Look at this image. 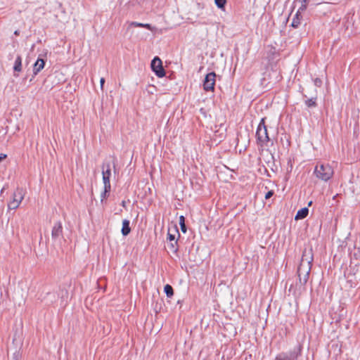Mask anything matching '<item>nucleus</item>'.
<instances>
[{
	"label": "nucleus",
	"mask_w": 360,
	"mask_h": 360,
	"mask_svg": "<svg viewBox=\"0 0 360 360\" xmlns=\"http://www.w3.org/2000/svg\"><path fill=\"white\" fill-rule=\"evenodd\" d=\"M103 181L104 184V191L101 194V198L105 197L107 193L110 190V177L111 176V170L110 165L103 166Z\"/></svg>",
	"instance_id": "5"
},
{
	"label": "nucleus",
	"mask_w": 360,
	"mask_h": 360,
	"mask_svg": "<svg viewBox=\"0 0 360 360\" xmlns=\"http://www.w3.org/2000/svg\"><path fill=\"white\" fill-rule=\"evenodd\" d=\"M321 83H322V82H321V80L320 79H319V78L315 79L314 84L316 86H319L321 85Z\"/></svg>",
	"instance_id": "25"
},
{
	"label": "nucleus",
	"mask_w": 360,
	"mask_h": 360,
	"mask_svg": "<svg viewBox=\"0 0 360 360\" xmlns=\"http://www.w3.org/2000/svg\"><path fill=\"white\" fill-rule=\"evenodd\" d=\"M313 259L312 250L305 248L302 252L301 261L297 269V276L301 286H304L308 281Z\"/></svg>",
	"instance_id": "1"
},
{
	"label": "nucleus",
	"mask_w": 360,
	"mask_h": 360,
	"mask_svg": "<svg viewBox=\"0 0 360 360\" xmlns=\"http://www.w3.org/2000/svg\"><path fill=\"white\" fill-rule=\"evenodd\" d=\"M14 356H15V359H16V360H19V357H20L19 354H14Z\"/></svg>",
	"instance_id": "27"
},
{
	"label": "nucleus",
	"mask_w": 360,
	"mask_h": 360,
	"mask_svg": "<svg viewBox=\"0 0 360 360\" xmlns=\"http://www.w3.org/2000/svg\"><path fill=\"white\" fill-rule=\"evenodd\" d=\"M0 158H7V155H0Z\"/></svg>",
	"instance_id": "28"
},
{
	"label": "nucleus",
	"mask_w": 360,
	"mask_h": 360,
	"mask_svg": "<svg viewBox=\"0 0 360 360\" xmlns=\"http://www.w3.org/2000/svg\"><path fill=\"white\" fill-rule=\"evenodd\" d=\"M308 213H309V210L307 207L302 208L297 211V212L295 215V220L302 219L308 215Z\"/></svg>",
	"instance_id": "11"
},
{
	"label": "nucleus",
	"mask_w": 360,
	"mask_h": 360,
	"mask_svg": "<svg viewBox=\"0 0 360 360\" xmlns=\"http://www.w3.org/2000/svg\"><path fill=\"white\" fill-rule=\"evenodd\" d=\"M105 83V79L104 78H101L100 79V84H101V88L103 89V84Z\"/></svg>",
	"instance_id": "26"
},
{
	"label": "nucleus",
	"mask_w": 360,
	"mask_h": 360,
	"mask_svg": "<svg viewBox=\"0 0 360 360\" xmlns=\"http://www.w3.org/2000/svg\"><path fill=\"white\" fill-rule=\"evenodd\" d=\"M295 355L292 354H281L276 356V360H293Z\"/></svg>",
	"instance_id": "14"
},
{
	"label": "nucleus",
	"mask_w": 360,
	"mask_h": 360,
	"mask_svg": "<svg viewBox=\"0 0 360 360\" xmlns=\"http://www.w3.org/2000/svg\"><path fill=\"white\" fill-rule=\"evenodd\" d=\"M274 195V191H268L266 195H265V199H269L270 198L272 197V195Z\"/></svg>",
	"instance_id": "24"
},
{
	"label": "nucleus",
	"mask_w": 360,
	"mask_h": 360,
	"mask_svg": "<svg viewBox=\"0 0 360 360\" xmlns=\"http://www.w3.org/2000/svg\"><path fill=\"white\" fill-rule=\"evenodd\" d=\"M13 70L15 72H20L22 70V58L20 56H18L14 63Z\"/></svg>",
	"instance_id": "13"
},
{
	"label": "nucleus",
	"mask_w": 360,
	"mask_h": 360,
	"mask_svg": "<svg viewBox=\"0 0 360 360\" xmlns=\"http://www.w3.org/2000/svg\"><path fill=\"white\" fill-rule=\"evenodd\" d=\"M63 233V226L61 222L58 221L54 224L51 231V237L53 240H56Z\"/></svg>",
	"instance_id": "8"
},
{
	"label": "nucleus",
	"mask_w": 360,
	"mask_h": 360,
	"mask_svg": "<svg viewBox=\"0 0 360 360\" xmlns=\"http://www.w3.org/2000/svg\"><path fill=\"white\" fill-rule=\"evenodd\" d=\"M176 243H174V241L170 242L169 245H170V248H171L172 252H176V251L177 249L176 248Z\"/></svg>",
	"instance_id": "23"
},
{
	"label": "nucleus",
	"mask_w": 360,
	"mask_h": 360,
	"mask_svg": "<svg viewBox=\"0 0 360 360\" xmlns=\"http://www.w3.org/2000/svg\"><path fill=\"white\" fill-rule=\"evenodd\" d=\"M125 205H126V202H125V201H122V205L123 207H125Z\"/></svg>",
	"instance_id": "29"
},
{
	"label": "nucleus",
	"mask_w": 360,
	"mask_h": 360,
	"mask_svg": "<svg viewBox=\"0 0 360 360\" xmlns=\"http://www.w3.org/2000/svg\"><path fill=\"white\" fill-rule=\"evenodd\" d=\"M45 61L42 58H38L33 66V73L34 75H37L44 68Z\"/></svg>",
	"instance_id": "9"
},
{
	"label": "nucleus",
	"mask_w": 360,
	"mask_h": 360,
	"mask_svg": "<svg viewBox=\"0 0 360 360\" xmlns=\"http://www.w3.org/2000/svg\"><path fill=\"white\" fill-rule=\"evenodd\" d=\"M179 224L181 225V231L185 233L186 231L185 223H184V216H180L179 217Z\"/></svg>",
	"instance_id": "19"
},
{
	"label": "nucleus",
	"mask_w": 360,
	"mask_h": 360,
	"mask_svg": "<svg viewBox=\"0 0 360 360\" xmlns=\"http://www.w3.org/2000/svg\"><path fill=\"white\" fill-rule=\"evenodd\" d=\"M151 68L158 77H162L165 76V72L162 67V63L158 57L154 58L152 60Z\"/></svg>",
	"instance_id": "6"
},
{
	"label": "nucleus",
	"mask_w": 360,
	"mask_h": 360,
	"mask_svg": "<svg viewBox=\"0 0 360 360\" xmlns=\"http://www.w3.org/2000/svg\"><path fill=\"white\" fill-rule=\"evenodd\" d=\"M256 136L258 142L261 144L262 155L265 157H268L270 155L271 156V158H274V153H273L271 150H269V149L264 148V145L266 146H268V144L269 143V139L267 134L266 127L264 124V118L262 119L260 123L257 127Z\"/></svg>",
	"instance_id": "2"
},
{
	"label": "nucleus",
	"mask_w": 360,
	"mask_h": 360,
	"mask_svg": "<svg viewBox=\"0 0 360 360\" xmlns=\"http://www.w3.org/2000/svg\"><path fill=\"white\" fill-rule=\"evenodd\" d=\"M130 26L143 27L148 28V30H153L152 27L149 24H143V23H139V22H134L130 24Z\"/></svg>",
	"instance_id": "17"
},
{
	"label": "nucleus",
	"mask_w": 360,
	"mask_h": 360,
	"mask_svg": "<svg viewBox=\"0 0 360 360\" xmlns=\"http://www.w3.org/2000/svg\"><path fill=\"white\" fill-rule=\"evenodd\" d=\"M214 2L218 8L224 9L226 0H214Z\"/></svg>",
	"instance_id": "18"
},
{
	"label": "nucleus",
	"mask_w": 360,
	"mask_h": 360,
	"mask_svg": "<svg viewBox=\"0 0 360 360\" xmlns=\"http://www.w3.org/2000/svg\"><path fill=\"white\" fill-rule=\"evenodd\" d=\"M170 242L174 241V243H177V241L176 240V236L175 233H170V231H168V238H167Z\"/></svg>",
	"instance_id": "21"
},
{
	"label": "nucleus",
	"mask_w": 360,
	"mask_h": 360,
	"mask_svg": "<svg viewBox=\"0 0 360 360\" xmlns=\"http://www.w3.org/2000/svg\"><path fill=\"white\" fill-rule=\"evenodd\" d=\"M306 105L308 107H314L316 105L315 98H312L306 101Z\"/></svg>",
	"instance_id": "20"
},
{
	"label": "nucleus",
	"mask_w": 360,
	"mask_h": 360,
	"mask_svg": "<svg viewBox=\"0 0 360 360\" xmlns=\"http://www.w3.org/2000/svg\"><path fill=\"white\" fill-rule=\"evenodd\" d=\"M164 291L167 297H172L174 294L173 288L170 285L167 284L164 288Z\"/></svg>",
	"instance_id": "15"
},
{
	"label": "nucleus",
	"mask_w": 360,
	"mask_h": 360,
	"mask_svg": "<svg viewBox=\"0 0 360 360\" xmlns=\"http://www.w3.org/2000/svg\"><path fill=\"white\" fill-rule=\"evenodd\" d=\"M301 1V6L299 8L300 10L304 11L307 8V2L309 0H300Z\"/></svg>",
	"instance_id": "22"
},
{
	"label": "nucleus",
	"mask_w": 360,
	"mask_h": 360,
	"mask_svg": "<svg viewBox=\"0 0 360 360\" xmlns=\"http://www.w3.org/2000/svg\"><path fill=\"white\" fill-rule=\"evenodd\" d=\"M224 131H225V129H222V131L219 134V136L217 135V131L215 132L214 135V141L216 142H220L221 139L224 137Z\"/></svg>",
	"instance_id": "16"
},
{
	"label": "nucleus",
	"mask_w": 360,
	"mask_h": 360,
	"mask_svg": "<svg viewBox=\"0 0 360 360\" xmlns=\"http://www.w3.org/2000/svg\"><path fill=\"white\" fill-rule=\"evenodd\" d=\"M316 176L322 180L327 181L333 174V169L328 165L320 164L315 168Z\"/></svg>",
	"instance_id": "3"
},
{
	"label": "nucleus",
	"mask_w": 360,
	"mask_h": 360,
	"mask_svg": "<svg viewBox=\"0 0 360 360\" xmlns=\"http://www.w3.org/2000/svg\"><path fill=\"white\" fill-rule=\"evenodd\" d=\"M301 12H302V11L298 9L297 13H295V16L293 17V18L292 20V22H291L292 27L297 28L300 25L301 20H302V15L300 14Z\"/></svg>",
	"instance_id": "10"
},
{
	"label": "nucleus",
	"mask_w": 360,
	"mask_h": 360,
	"mask_svg": "<svg viewBox=\"0 0 360 360\" xmlns=\"http://www.w3.org/2000/svg\"><path fill=\"white\" fill-rule=\"evenodd\" d=\"M15 34H16V35H17V34H18V31H15Z\"/></svg>",
	"instance_id": "30"
},
{
	"label": "nucleus",
	"mask_w": 360,
	"mask_h": 360,
	"mask_svg": "<svg viewBox=\"0 0 360 360\" xmlns=\"http://www.w3.org/2000/svg\"><path fill=\"white\" fill-rule=\"evenodd\" d=\"M131 231V229L129 227V221L127 219H124L122 221V233L123 236H127Z\"/></svg>",
	"instance_id": "12"
},
{
	"label": "nucleus",
	"mask_w": 360,
	"mask_h": 360,
	"mask_svg": "<svg viewBox=\"0 0 360 360\" xmlns=\"http://www.w3.org/2000/svg\"><path fill=\"white\" fill-rule=\"evenodd\" d=\"M216 75L212 72L208 73L204 80L203 87L205 91H213L215 84Z\"/></svg>",
	"instance_id": "7"
},
{
	"label": "nucleus",
	"mask_w": 360,
	"mask_h": 360,
	"mask_svg": "<svg viewBox=\"0 0 360 360\" xmlns=\"http://www.w3.org/2000/svg\"><path fill=\"white\" fill-rule=\"evenodd\" d=\"M25 196L22 188H17L13 194L12 200L8 204V209L15 210L19 207Z\"/></svg>",
	"instance_id": "4"
}]
</instances>
